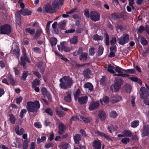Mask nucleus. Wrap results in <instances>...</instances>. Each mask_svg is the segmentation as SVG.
Listing matches in <instances>:
<instances>
[{
	"label": "nucleus",
	"mask_w": 149,
	"mask_h": 149,
	"mask_svg": "<svg viewBox=\"0 0 149 149\" xmlns=\"http://www.w3.org/2000/svg\"><path fill=\"white\" fill-rule=\"evenodd\" d=\"M46 139V138L45 136H42L41 137V139L38 138L37 140V143L39 144L41 142H42L45 141Z\"/></svg>",
	"instance_id": "nucleus-41"
},
{
	"label": "nucleus",
	"mask_w": 149,
	"mask_h": 149,
	"mask_svg": "<svg viewBox=\"0 0 149 149\" xmlns=\"http://www.w3.org/2000/svg\"><path fill=\"white\" fill-rule=\"evenodd\" d=\"M123 134H124V136H131V132L127 130H125L123 132Z\"/></svg>",
	"instance_id": "nucleus-35"
},
{
	"label": "nucleus",
	"mask_w": 149,
	"mask_h": 149,
	"mask_svg": "<svg viewBox=\"0 0 149 149\" xmlns=\"http://www.w3.org/2000/svg\"><path fill=\"white\" fill-rule=\"evenodd\" d=\"M59 3L57 1H54L52 4V7L54 9L55 8H56L59 5Z\"/></svg>",
	"instance_id": "nucleus-54"
},
{
	"label": "nucleus",
	"mask_w": 149,
	"mask_h": 149,
	"mask_svg": "<svg viewBox=\"0 0 149 149\" xmlns=\"http://www.w3.org/2000/svg\"><path fill=\"white\" fill-rule=\"evenodd\" d=\"M116 39L115 37H113L110 41V43L111 45H114L116 42Z\"/></svg>",
	"instance_id": "nucleus-58"
},
{
	"label": "nucleus",
	"mask_w": 149,
	"mask_h": 149,
	"mask_svg": "<svg viewBox=\"0 0 149 149\" xmlns=\"http://www.w3.org/2000/svg\"><path fill=\"white\" fill-rule=\"evenodd\" d=\"M29 73L27 71H24L22 74V79L23 80H25L26 79V77L28 75Z\"/></svg>",
	"instance_id": "nucleus-45"
},
{
	"label": "nucleus",
	"mask_w": 149,
	"mask_h": 149,
	"mask_svg": "<svg viewBox=\"0 0 149 149\" xmlns=\"http://www.w3.org/2000/svg\"><path fill=\"white\" fill-rule=\"evenodd\" d=\"M141 42L142 44L143 45H146L147 43V40L144 37L142 38Z\"/></svg>",
	"instance_id": "nucleus-55"
},
{
	"label": "nucleus",
	"mask_w": 149,
	"mask_h": 149,
	"mask_svg": "<svg viewBox=\"0 0 149 149\" xmlns=\"http://www.w3.org/2000/svg\"><path fill=\"white\" fill-rule=\"evenodd\" d=\"M84 87L87 88H88L90 91H92L93 88V86L90 83H86L84 85Z\"/></svg>",
	"instance_id": "nucleus-30"
},
{
	"label": "nucleus",
	"mask_w": 149,
	"mask_h": 149,
	"mask_svg": "<svg viewBox=\"0 0 149 149\" xmlns=\"http://www.w3.org/2000/svg\"><path fill=\"white\" fill-rule=\"evenodd\" d=\"M139 124V122L137 120H134L131 123V126L132 127L135 128L138 126Z\"/></svg>",
	"instance_id": "nucleus-32"
},
{
	"label": "nucleus",
	"mask_w": 149,
	"mask_h": 149,
	"mask_svg": "<svg viewBox=\"0 0 149 149\" xmlns=\"http://www.w3.org/2000/svg\"><path fill=\"white\" fill-rule=\"evenodd\" d=\"M129 78L130 79L131 81H133L134 82H137V83L139 84H142V82L141 80L137 77H129Z\"/></svg>",
	"instance_id": "nucleus-24"
},
{
	"label": "nucleus",
	"mask_w": 149,
	"mask_h": 149,
	"mask_svg": "<svg viewBox=\"0 0 149 149\" xmlns=\"http://www.w3.org/2000/svg\"><path fill=\"white\" fill-rule=\"evenodd\" d=\"M16 16V22L17 24L19 25V24L21 23V17L20 16H17L15 15Z\"/></svg>",
	"instance_id": "nucleus-57"
},
{
	"label": "nucleus",
	"mask_w": 149,
	"mask_h": 149,
	"mask_svg": "<svg viewBox=\"0 0 149 149\" xmlns=\"http://www.w3.org/2000/svg\"><path fill=\"white\" fill-rule=\"evenodd\" d=\"M122 97L120 96L116 95L112 98L111 101L113 103H116L120 101Z\"/></svg>",
	"instance_id": "nucleus-22"
},
{
	"label": "nucleus",
	"mask_w": 149,
	"mask_h": 149,
	"mask_svg": "<svg viewBox=\"0 0 149 149\" xmlns=\"http://www.w3.org/2000/svg\"><path fill=\"white\" fill-rule=\"evenodd\" d=\"M60 83L59 86L61 88L67 89L71 88L73 84V80L69 76H64L59 79Z\"/></svg>",
	"instance_id": "nucleus-1"
},
{
	"label": "nucleus",
	"mask_w": 149,
	"mask_h": 149,
	"mask_svg": "<svg viewBox=\"0 0 149 149\" xmlns=\"http://www.w3.org/2000/svg\"><path fill=\"white\" fill-rule=\"evenodd\" d=\"M8 78L9 81L10 82L13 84H14L15 83L17 82V81L16 80H15L13 78L12 76L10 75L8 76Z\"/></svg>",
	"instance_id": "nucleus-33"
},
{
	"label": "nucleus",
	"mask_w": 149,
	"mask_h": 149,
	"mask_svg": "<svg viewBox=\"0 0 149 149\" xmlns=\"http://www.w3.org/2000/svg\"><path fill=\"white\" fill-rule=\"evenodd\" d=\"M25 61L28 63L30 62L29 59L27 58L26 55V54H24L23 57H21V61L20 63V64L22 65L23 67L24 68H26V65Z\"/></svg>",
	"instance_id": "nucleus-10"
},
{
	"label": "nucleus",
	"mask_w": 149,
	"mask_h": 149,
	"mask_svg": "<svg viewBox=\"0 0 149 149\" xmlns=\"http://www.w3.org/2000/svg\"><path fill=\"white\" fill-rule=\"evenodd\" d=\"M26 109H23L21 110L19 114V116L21 118L23 117L24 114L26 113Z\"/></svg>",
	"instance_id": "nucleus-48"
},
{
	"label": "nucleus",
	"mask_w": 149,
	"mask_h": 149,
	"mask_svg": "<svg viewBox=\"0 0 149 149\" xmlns=\"http://www.w3.org/2000/svg\"><path fill=\"white\" fill-rule=\"evenodd\" d=\"M108 129L109 131L111 133L113 132L115 130V128L112 125H110L108 126Z\"/></svg>",
	"instance_id": "nucleus-50"
},
{
	"label": "nucleus",
	"mask_w": 149,
	"mask_h": 149,
	"mask_svg": "<svg viewBox=\"0 0 149 149\" xmlns=\"http://www.w3.org/2000/svg\"><path fill=\"white\" fill-rule=\"evenodd\" d=\"M15 130L16 133L19 135L22 134L24 132V129L23 128H21L19 130V127L18 125L16 126Z\"/></svg>",
	"instance_id": "nucleus-21"
},
{
	"label": "nucleus",
	"mask_w": 149,
	"mask_h": 149,
	"mask_svg": "<svg viewBox=\"0 0 149 149\" xmlns=\"http://www.w3.org/2000/svg\"><path fill=\"white\" fill-rule=\"evenodd\" d=\"M115 71L117 73V74H114V75H117L120 76L122 74V71L123 70L120 67L118 66H116V67L114 68Z\"/></svg>",
	"instance_id": "nucleus-19"
},
{
	"label": "nucleus",
	"mask_w": 149,
	"mask_h": 149,
	"mask_svg": "<svg viewBox=\"0 0 149 149\" xmlns=\"http://www.w3.org/2000/svg\"><path fill=\"white\" fill-rule=\"evenodd\" d=\"M99 102L98 101L92 103L89 105V109L91 111L99 107Z\"/></svg>",
	"instance_id": "nucleus-12"
},
{
	"label": "nucleus",
	"mask_w": 149,
	"mask_h": 149,
	"mask_svg": "<svg viewBox=\"0 0 149 149\" xmlns=\"http://www.w3.org/2000/svg\"><path fill=\"white\" fill-rule=\"evenodd\" d=\"M80 118H81L82 120L85 123H87L89 122L91 120V118H84L83 116H80Z\"/></svg>",
	"instance_id": "nucleus-31"
},
{
	"label": "nucleus",
	"mask_w": 149,
	"mask_h": 149,
	"mask_svg": "<svg viewBox=\"0 0 149 149\" xmlns=\"http://www.w3.org/2000/svg\"><path fill=\"white\" fill-rule=\"evenodd\" d=\"M100 18V14L97 12L91 11L90 13V18L92 20L96 22L98 21Z\"/></svg>",
	"instance_id": "nucleus-6"
},
{
	"label": "nucleus",
	"mask_w": 149,
	"mask_h": 149,
	"mask_svg": "<svg viewBox=\"0 0 149 149\" xmlns=\"http://www.w3.org/2000/svg\"><path fill=\"white\" fill-rule=\"evenodd\" d=\"M51 22H47L46 25V31L48 33L49 31V29L50 26V24L51 23Z\"/></svg>",
	"instance_id": "nucleus-62"
},
{
	"label": "nucleus",
	"mask_w": 149,
	"mask_h": 149,
	"mask_svg": "<svg viewBox=\"0 0 149 149\" xmlns=\"http://www.w3.org/2000/svg\"><path fill=\"white\" fill-rule=\"evenodd\" d=\"M59 130L58 133L59 134H62L64 133L65 131V127L64 125L61 123H60L58 126Z\"/></svg>",
	"instance_id": "nucleus-17"
},
{
	"label": "nucleus",
	"mask_w": 149,
	"mask_h": 149,
	"mask_svg": "<svg viewBox=\"0 0 149 149\" xmlns=\"http://www.w3.org/2000/svg\"><path fill=\"white\" fill-rule=\"evenodd\" d=\"M91 73V71L89 69H86L84 70V74L85 77H88L89 74Z\"/></svg>",
	"instance_id": "nucleus-53"
},
{
	"label": "nucleus",
	"mask_w": 149,
	"mask_h": 149,
	"mask_svg": "<svg viewBox=\"0 0 149 149\" xmlns=\"http://www.w3.org/2000/svg\"><path fill=\"white\" fill-rule=\"evenodd\" d=\"M115 79L114 84L111 86V89L112 92H116L118 91L120 87L121 81L118 77H115Z\"/></svg>",
	"instance_id": "nucleus-3"
},
{
	"label": "nucleus",
	"mask_w": 149,
	"mask_h": 149,
	"mask_svg": "<svg viewBox=\"0 0 149 149\" xmlns=\"http://www.w3.org/2000/svg\"><path fill=\"white\" fill-rule=\"evenodd\" d=\"M104 48L102 46H99L98 47V54L99 55H101L103 53Z\"/></svg>",
	"instance_id": "nucleus-40"
},
{
	"label": "nucleus",
	"mask_w": 149,
	"mask_h": 149,
	"mask_svg": "<svg viewBox=\"0 0 149 149\" xmlns=\"http://www.w3.org/2000/svg\"><path fill=\"white\" fill-rule=\"evenodd\" d=\"M125 90L127 93H130L131 91V86L130 84H127L125 86Z\"/></svg>",
	"instance_id": "nucleus-49"
},
{
	"label": "nucleus",
	"mask_w": 149,
	"mask_h": 149,
	"mask_svg": "<svg viewBox=\"0 0 149 149\" xmlns=\"http://www.w3.org/2000/svg\"><path fill=\"white\" fill-rule=\"evenodd\" d=\"M130 139L127 138H125L121 140V142L124 144H127L129 142Z\"/></svg>",
	"instance_id": "nucleus-56"
},
{
	"label": "nucleus",
	"mask_w": 149,
	"mask_h": 149,
	"mask_svg": "<svg viewBox=\"0 0 149 149\" xmlns=\"http://www.w3.org/2000/svg\"><path fill=\"white\" fill-rule=\"evenodd\" d=\"M64 100L65 101L67 102H70L71 101V95L70 94H68L67 96H65Z\"/></svg>",
	"instance_id": "nucleus-43"
},
{
	"label": "nucleus",
	"mask_w": 149,
	"mask_h": 149,
	"mask_svg": "<svg viewBox=\"0 0 149 149\" xmlns=\"http://www.w3.org/2000/svg\"><path fill=\"white\" fill-rule=\"evenodd\" d=\"M79 102L81 104L86 103L87 101V97L86 96L80 97L78 98Z\"/></svg>",
	"instance_id": "nucleus-16"
},
{
	"label": "nucleus",
	"mask_w": 149,
	"mask_h": 149,
	"mask_svg": "<svg viewBox=\"0 0 149 149\" xmlns=\"http://www.w3.org/2000/svg\"><path fill=\"white\" fill-rule=\"evenodd\" d=\"M66 22L65 20L60 22L59 24V27L61 28H63L65 26Z\"/></svg>",
	"instance_id": "nucleus-52"
},
{
	"label": "nucleus",
	"mask_w": 149,
	"mask_h": 149,
	"mask_svg": "<svg viewBox=\"0 0 149 149\" xmlns=\"http://www.w3.org/2000/svg\"><path fill=\"white\" fill-rule=\"evenodd\" d=\"M95 49L94 48H91L89 49V51L91 55L93 56L94 54Z\"/></svg>",
	"instance_id": "nucleus-63"
},
{
	"label": "nucleus",
	"mask_w": 149,
	"mask_h": 149,
	"mask_svg": "<svg viewBox=\"0 0 149 149\" xmlns=\"http://www.w3.org/2000/svg\"><path fill=\"white\" fill-rule=\"evenodd\" d=\"M93 38L95 40H102L103 39L102 37L100 36L97 35H95L93 37Z\"/></svg>",
	"instance_id": "nucleus-37"
},
{
	"label": "nucleus",
	"mask_w": 149,
	"mask_h": 149,
	"mask_svg": "<svg viewBox=\"0 0 149 149\" xmlns=\"http://www.w3.org/2000/svg\"><path fill=\"white\" fill-rule=\"evenodd\" d=\"M11 32V28L8 24H5L0 26V34H8Z\"/></svg>",
	"instance_id": "nucleus-4"
},
{
	"label": "nucleus",
	"mask_w": 149,
	"mask_h": 149,
	"mask_svg": "<svg viewBox=\"0 0 149 149\" xmlns=\"http://www.w3.org/2000/svg\"><path fill=\"white\" fill-rule=\"evenodd\" d=\"M84 15L87 18H88L90 17V13H89V12L88 10L86 9L85 10Z\"/></svg>",
	"instance_id": "nucleus-60"
},
{
	"label": "nucleus",
	"mask_w": 149,
	"mask_h": 149,
	"mask_svg": "<svg viewBox=\"0 0 149 149\" xmlns=\"http://www.w3.org/2000/svg\"><path fill=\"white\" fill-rule=\"evenodd\" d=\"M45 112L51 116L52 115V112L49 109H47L45 110Z\"/></svg>",
	"instance_id": "nucleus-59"
},
{
	"label": "nucleus",
	"mask_w": 149,
	"mask_h": 149,
	"mask_svg": "<svg viewBox=\"0 0 149 149\" xmlns=\"http://www.w3.org/2000/svg\"><path fill=\"white\" fill-rule=\"evenodd\" d=\"M29 141L28 140H25L24 141L23 143V148L24 149H27L29 146Z\"/></svg>",
	"instance_id": "nucleus-44"
},
{
	"label": "nucleus",
	"mask_w": 149,
	"mask_h": 149,
	"mask_svg": "<svg viewBox=\"0 0 149 149\" xmlns=\"http://www.w3.org/2000/svg\"><path fill=\"white\" fill-rule=\"evenodd\" d=\"M74 141L75 143L78 144L79 143V141L81 140V136L79 134H76L73 137Z\"/></svg>",
	"instance_id": "nucleus-20"
},
{
	"label": "nucleus",
	"mask_w": 149,
	"mask_h": 149,
	"mask_svg": "<svg viewBox=\"0 0 149 149\" xmlns=\"http://www.w3.org/2000/svg\"><path fill=\"white\" fill-rule=\"evenodd\" d=\"M26 32L30 33L31 34H33L35 32V30L34 29H31L30 28H27L26 29Z\"/></svg>",
	"instance_id": "nucleus-46"
},
{
	"label": "nucleus",
	"mask_w": 149,
	"mask_h": 149,
	"mask_svg": "<svg viewBox=\"0 0 149 149\" xmlns=\"http://www.w3.org/2000/svg\"><path fill=\"white\" fill-rule=\"evenodd\" d=\"M101 146V143L98 140H95L93 142V149H100Z\"/></svg>",
	"instance_id": "nucleus-11"
},
{
	"label": "nucleus",
	"mask_w": 149,
	"mask_h": 149,
	"mask_svg": "<svg viewBox=\"0 0 149 149\" xmlns=\"http://www.w3.org/2000/svg\"><path fill=\"white\" fill-rule=\"evenodd\" d=\"M42 33V31L41 29H38L36 32L35 38L36 39L38 38L40 36Z\"/></svg>",
	"instance_id": "nucleus-39"
},
{
	"label": "nucleus",
	"mask_w": 149,
	"mask_h": 149,
	"mask_svg": "<svg viewBox=\"0 0 149 149\" xmlns=\"http://www.w3.org/2000/svg\"><path fill=\"white\" fill-rule=\"evenodd\" d=\"M44 9L45 11L47 13H52L54 12V9L50 5H46L44 7Z\"/></svg>",
	"instance_id": "nucleus-13"
},
{
	"label": "nucleus",
	"mask_w": 149,
	"mask_h": 149,
	"mask_svg": "<svg viewBox=\"0 0 149 149\" xmlns=\"http://www.w3.org/2000/svg\"><path fill=\"white\" fill-rule=\"evenodd\" d=\"M141 93L140 94L141 97L144 99L147 98L149 96L148 91L144 87H142L140 88Z\"/></svg>",
	"instance_id": "nucleus-9"
},
{
	"label": "nucleus",
	"mask_w": 149,
	"mask_h": 149,
	"mask_svg": "<svg viewBox=\"0 0 149 149\" xmlns=\"http://www.w3.org/2000/svg\"><path fill=\"white\" fill-rule=\"evenodd\" d=\"M57 42L56 39L54 37H52L50 39V43L52 46L55 45Z\"/></svg>",
	"instance_id": "nucleus-38"
},
{
	"label": "nucleus",
	"mask_w": 149,
	"mask_h": 149,
	"mask_svg": "<svg viewBox=\"0 0 149 149\" xmlns=\"http://www.w3.org/2000/svg\"><path fill=\"white\" fill-rule=\"evenodd\" d=\"M104 36L105 39V44L106 45H108L109 43V36L107 33H105L104 34Z\"/></svg>",
	"instance_id": "nucleus-34"
},
{
	"label": "nucleus",
	"mask_w": 149,
	"mask_h": 149,
	"mask_svg": "<svg viewBox=\"0 0 149 149\" xmlns=\"http://www.w3.org/2000/svg\"><path fill=\"white\" fill-rule=\"evenodd\" d=\"M125 72L130 74H133L135 72V70L134 69H129L125 70Z\"/></svg>",
	"instance_id": "nucleus-61"
},
{
	"label": "nucleus",
	"mask_w": 149,
	"mask_h": 149,
	"mask_svg": "<svg viewBox=\"0 0 149 149\" xmlns=\"http://www.w3.org/2000/svg\"><path fill=\"white\" fill-rule=\"evenodd\" d=\"M87 58V54L86 53H82L79 57L80 60L84 61L86 60Z\"/></svg>",
	"instance_id": "nucleus-25"
},
{
	"label": "nucleus",
	"mask_w": 149,
	"mask_h": 149,
	"mask_svg": "<svg viewBox=\"0 0 149 149\" xmlns=\"http://www.w3.org/2000/svg\"><path fill=\"white\" fill-rule=\"evenodd\" d=\"M40 81L38 79H35L32 83V86L35 87L40 84Z\"/></svg>",
	"instance_id": "nucleus-42"
},
{
	"label": "nucleus",
	"mask_w": 149,
	"mask_h": 149,
	"mask_svg": "<svg viewBox=\"0 0 149 149\" xmlns=\"http://www.w3.org/2000/svg\"><path fill=\"white\" fill-rule=\"evenodd\" d=\"M31 12L28 9H22L19 11H17L16 13L17 16H20L22 14L24 16L29 15H31Z\"/></svg>",
	"instance_id": "nucleus-7"
},
{
	"label": "nucleus",
	"mask_w": 149,
	"mask_h": 149,
	"mask_svg": "<svg viewBox=\"0 0 149 149\" xmlns=\"http://www.w3.org/2000/svg\"><path fill=\"white\" fill-rule=\"evenodd\" d=\"M80 116H78L76 115H74L71 118V120H80Z\"/></svg>",
	"instance_id": "nucleus-47"
},
{
	"label": "nucleus",
	"mask_w": 149,
	"mask_h": 149,
	"mask_svg": "<svg viewBox=\"0 0 149 149\" xmlns=\"http://www.w3.org/2000/svg\"><path fill=\"white\" fill-rule=\"evenodd\" d=\"M98 116L100 119L102 120H104L106 118L105 113L103 111H101L99 112Z\"/></svg>",
	"instance_id": "nucleus-23"
},
{
	"label": "nucleus",
	"mask_w": 149,
	"mask_h": 149,
	"mask_svg": "<svg viewBox=\"0 0 149 149\" xmlns=\"http://www.w3.org/2000/svg\"><path fill=\"white\" fill-rule=\"evenodd\" d=\"M80 93V91L78 89L74 93V98L75 100H77Z\"/></svg>",
	"instance_id": "nucleus-36"
},
{
	"label": "nucleus",
	"mask_w": 149,
	"mask_h": 149,
	"mask_svg": "<svg viewBox=\"0 0 149 149\" xmlns=\"http://www.w3.org/2000/svg\"><path fill=\"white\" fill-rule=\"evenodd\" d=\"M95 133L96 135L100 136L102 137L103 136L105 138L107 139L109 138V137L107 135L103 133H101L98 131H97V132H95Z\"/></svg>",
	"instance_id": "nucleus-26"
},
{
	"label": "nucleus",
	"mask_w": 149,
	"mask_h": 149,
	"mask_svg": "<svg viewBox=\"0 0 149 149\" xmlns=\"http://www.w3.org/2000/svg\"><path fill=\"white\" fill-rule=\"evenodd\" d=\"M12 49L14 54L16 56L19 54V49L17 45H14L12 47Z\"/></svg>",
	"instance_id": "nucleus-18"
},
{
	"label": "nucleus",
	"mask_w": 149,
	"mask_h": 149,
	"mask_svg": "<svg viewBox=\"0 0 149 149\" xmlns=\"http://www.w3.org/2000/svg\"><path fill=\"white\" fill-rule=\"evenodd\" d=\"M114 69V67L113 66L109 65L107 67V70L108 71L112 74H114L115 72L113 70Z\"/></svg>",
	"instance_id": "nucleus-29"
},
{
	"label": "nucleus",
	"mask_w": 149,
	"mask_h": 149,
	"mask_svg": "<svg viewBox=\"0 0 149 149\" xmlns=\"http://www.w3.org/2000/svg\"><path fill=\"white\" fill-rule=\"evenodd\" d=\"M10 120L12 124H14L15 121V118L13 115H9Z\"/></svg>",
	"instance_id": "nucleus-51"
},
{
	"label": "nucleus",
	"mask_w": 149,
	"mask_h": 149,
	"mask_svg": "<svg viewBox=\"0 0 149 149\" xmlns=\"http://www.w3.org/2000/svg\"><path fill=\"white\" fill-rule=\"evenodd\" d=\"M149 128L148 126L144 125L142 130V134L144 136H149Z\"/></svg>",
	"instance_id": "nucleus-15"
},
{
	"label": "nucleus",
	"mask_w": 149,
	"mask_h": 149,
	"mask_svg": "<svg viewBox=\"0 0 149 149\" xmlns=\"http://www.w3.org/2000/svg\"><path fill=\"white\" fill-rule=\"evenodd\" d=\"M40 107V104L38 101H35L34 102H29L27 103L26 108L29 111L33 112L37 111Z\"/></svg>",
	"instance_id": "nucleus-2"
},
{
	"label": "nucleus",
	"mask_w": 149,
	"mask_h": 149,
	"mask_svg": "<svg viewBox=\"0 0 149 149\" xmlns=\"http://www.w3.org/2000/svg\"><path fill=\"white\" fill-rule=\"evenodd\" d=\"M56 114L58 115L59 117H62L64 115V113L60 109H58V108H56Z\"/></svg>",
	"instance_id": "nucleus-28"
},
{
	"label": "nucleus",
	"mask_w": 149,
	"mask_h": 149,
	"mask_svg": "<svg viewBox=\"0 0 149 149\" xmlns=\"http://www.w3.org/2000/svg\"><path fill=\"white\" fill-rule=\"evenodd\" d=\"M68 144L67 143H63L62 144L61 147V149H67L68 147Z\"/></svg>",
	"instance_id": "nucleus-64"
},
{
	"label": "nucleus",
	"mask_w": 149,
	"mask_h": 149,
	"mask_svg": "<svg viewBox=\"0 0 149 149\" xmlns=\"http://www.w3.org/2000/svg\"><path fill=\"white\" fill-rule=\"evenodd\" d=\"M78 42V37L77 36H74L70 40V42L72 44H76Z\"/></svg>",
	"instance_id": "nucleus-27"
},
{
	"label": "nucleus",
	"mask_w": 149,
	"mask_h": 149,
	"mask_svg": "<svg viewBox=\"0 0 149 149\" xmlns=\"http://www.w3.org/2000/svg\"><path fill=\"white\" fill-rule=\"evenodd\" d=\"M65 42H63L61 43L60 45H58V48L60 51L62 52L63 51L65 52H69L72 50V47H69L64 46Z\"/></svg>",
	"instance_id": "nucleus-5"
},
{
	"label": "nucleus",
	"mask_w": 149,
	"mask_h": 149,
	"mask_svg": "<svg viewBox=\"0 0 149 149\" xmlns=\"http://www.w3.org/2000/svg\"><path fill=\"white\" fill-rule=\"evenodd\" d=\"M129 40L128 35L127 34H124L120 38L118 39L119 44L123 45L127 42Z\"/></svg>",
	"instance_id": "nucleus-8"
},
{
	"label": "nucleus",
	"mask_w": 149,
	"mask_h": 149,
	"mask_svg": "<svg viewBox=\"0 0 149 149\" xmlns=\"http://www.w3.org/2000/svg\"><path fill=\"white\" fill-rule=\"evenodd\" d=\"M109 99L107 96H105L100 100V102L102 105H105L107 104L109 102Z\"/></svg>",
	"instance_id": "nucleus-14"
}]
</instances>
